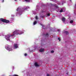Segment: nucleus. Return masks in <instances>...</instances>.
Returning <instances> with one entry per match:
<instances>
[{"label":"nucleus","instance_id":"1","mask_svg":"<svg viewBox=\"0 0 76 76\" xmlns=\"http://www.w3.org/2000/svg\"><path fill=\"white\" fill-rule=\"evenodd\" d=\"M13 33V34L11 35H8L5 36V38L7 40H9L10 41V37H13V36H15V35H21V34L23 33V32L20 31L19 30H15Z\"/></svg>","mask_w":76,"mask_h":76},{"label":"nucleus","instance_id":"2","mask_svg":"<svg viewBox=\"0 0 76 76\" xmlns=\"http://www.w3.org/2000/svg\"><path fill=\"white\" fill-rule=\"evenodd\" d=\"M12 46L8 45L7 47H6V49L10 51H12L13 50V49L12 48Z\"/></svg>","mask_w":76,"mask_h":76},{"label":"nucleus","instance_id":"3","mask_svg":"<svg viewBox=\"0 0 76 76\" xmlns=\"http://www.w3.org/2000/svg\"><path fill=\"white\" fill-rule=\"evenodd\" d=\"M0 20L1 21L3 22H4V23H9V20L4 19L3 18H1L0 19Z\"/></svg>","mask_w":76,"mask_h":76},{"label":"nucleus","instance_id":"4","mask_svg":"<svg viewBox=\"0 0 76 76\" xmlns=\"http://www.w3.org/2000/svg\"><path fill=\"white\" fill-rule=\"evenodd\" d=\"M14 47H15V48H18V44H14Z\"/></svg>","mask_w":76,"mask_h":76},{"label":"nucleus","instance_id":"5","mask_svg":"<svg viewBox=\"0 0 76 76\" xmlns=\"http://www.w3.org/2000/svg\"><path fill=\"white\" fill-rule=\"evenodd\" d=\"M62 21L64 22H65V21L66 20V18H65L62 17Z\"/></svg>","mask_w":76,"mask_h":76},{"label":"nucleus","instance_id":"6","mask_svg":"<svg viewBox=\"0 0 76 76\" xmlns=\"http://www.w3.org/2000/svg\"><path fill=\"white\" fill-rule=\"evenodd\" d=\"M40 52H43V51H44V49H40L39 50Z\"/></svg>","mask_w":76,"mask_h":76},{"label":"nucleus","instance_id":"7","mask_svg":"<svg viewBox=\"0 0 76 76\" xmlns=\"http://www.w3.org/2000/svg\"><path fill=\"white\" fill-rule=\"evenodd\" d=\"M34 65L36 67H38V66H39V65L38 64V63L36 62L35 63Z\"/></svg>","mask_w":76,"mask_h":76},{"label":"nucleus","instance_id":"8","mask_svg":"<svg viewBox=\"0 0 76 76\" xmlns=\"http://www.w3.org/2000/svg\"><path fill=\"white\" fill-rule=\"evenodd\" d=\"M64 33H65L66 35H68L69 34V32L67 31H65Z\"/></svg>","mask_w":76,"mask_h":76},{"label":"nucleus","instance_id":"9","mask_svg":"<svg viewBox=\"0 0 76 76\" xmlns=\"http://www.w3.org/2000/svg\"><path fill=\"white\" fill-rule=\"evenodd\" d=\"M45 37H48L49 35H48V34L47 33L45 35Z\"/></svg>","mask_w":76,"mask_h":76},{"label":"nucleus","instance_id":"10","mask_svg":"<svg viewBox=\"0 0 76 76\" xmlns=\"http://www.w3.org/2000/svg\"><path fill=\"white\" fill-rule=\"evenodd\" d=\"M62 12H63V10L62 9L60 11V13H62Z\"/></svg>","mask_w":76,"mask_h":76},{"label":"nucleus","instance_id":"11","mask_svg":"<svg viewBox=\"0 0 76 76\" xmlns=\"http://www.w3.org/2000/svg\"><path fill=\"white\" fill-rule=\"evenodd\" d=\"M25 1L27 2H29L30 1V0H25Z\"/></svg>","mask_w":76,"mask_h":76},{"label":"nucleus","instance_id":"12","mask_svg":"<svg viewBox=\"0 0 76 76\" xmlns=\"http://www.w3.org/2000/svg\"><path fill=\"white\" fill-rule=\"evenodd\" d=\"M37 23V21H35L34 22L33 24H34V25H35V24H36V23Z\"/></svg>","mask_w":76,"mask_h":76},{"label":"nucleus","instance_id":"13","mask_svg":"<svg viewBox=\"0 0 76 76\" xmlns=\"http://www.w3.org/2000/svg\"><path fill=\"white\" fill-rule=\"evenodd\" d=\"M73 22V20H71L70 21V23H72Z\"/></svg>","mask_w":76,"mask_h":76},{"label":"nucleus","instance_id":"14","mask_svg":"<svg viewBox=\"0 0 76 76\" xmlns=\"http://www.w3.org/2000/svg\"><path fill=\"white\" fill-rule=\"evenodd\" d=\"M47 16H50V13L48 14H47Z\"/></svg>","mask_w":76,"mask_h":76},{"label":"nucleus","instance_id":"15","mask_svg":"<svg viewBox=\"0 0 76 76\" xmlns=\"http://www.w3.org/2000/svg\"><path fill=\"white\" fill-rule=\"evenodd\" d=\"M41 25H42V26L43 29H45V28H44V26H45L44 25H42V24H41Z\"/></svg>","mask_w":76,"mask_h":76},{"label":"nucleus","instance_id":"16","mask_svg":"<svg viewBox=\"0 0 76 76\" xmlns=\"http://www.w3.org/2000/svg\"><path fill=\"white\" fill-rule=\"evenodd\" d=\"M58 40H59V41H61V39H60V37L58 38Z\"/></svg>","mask_w":76,"mask_h":76},{"label":"nucleus","instance_id":"17","mask_svg":"<svg viewBox=\"0 0 76 76\" xmlns=\"http://www.w3.org/2000/svg\"><path fill=\"white\" fill-rule=\"evenodd\" d=\"M54 5L55 6V7H58V6H57V5L55 4Z\"/></svg>","mask_w":76,"mask_h":76},{"label":"nucleus","instance_id":"18","mask_svg":"<svg viewBox=\"0 0 76 76\" xmlns=\"http://www.w3.org/2000/svg\"><path fill=\"white\" fill-rule=\"evenodd\" d=\"M13 76H18V75H16V74H14L13 75Z\"/></svg>","mask_w":76,"mask_h":76},{"label":"nucleus","instance_id":"19","mask_svg":"<svg viewBox=\"0 0 76 76\" xmlns=\"http://www.w3.org/2000/svg\"><path fill=\"white\" fill-rule=\"evenodd\" d=\"M36 19H38V16H36Z\"/></svg>","mask_w":76,"mask_h":76},{"label":"nucleus","instance_id":"20","mask_svg":"<svg viewBox=\"0 0 76 76\" xmlns=\"http://www.w3.org/2000/svg\"><path fill=\"white\" fill-rule=\"evenodd\" d=\"M54 50H52L51 51V53H54Z\"/></svg>","mask_w":76,"mask_h":76},{"label":"nucleus","instance_id":"21","mask_svg":"<svg viewBox=\"0 0 76 76\" xmlns=\"http://www.w3.org/2000/svg\"><path fill=\"white\" fill-rule=\"evenodd\" d=\"M25 56H27V54L26 53H25L24 55Z\"/></svg>","mask_w":76,"mask_h":76},{"label":"nucleus","instance_id":"22","mask_svg":"<svg viewBox=\"0 0 76 76\" xmlns=\"http://www.w3.org/2000/svg\"><path fill=\"white\" fill-rule=\"evenodd\" d=\"M19 8H18L17 9V11H19Z\"/></svg>","mask_w":76,"mask_h":76},{"label":"nucleus","instance_id":"23","mask_svg":"<svg viewBox=\"0 0 76 76\" xmlns=\"http://www.w3.org/2000/svg\"><path fill=\"white\" fill-rule=\"evenodd\" d=\"M60 30H59V29L58 30V32H60Z\"/></svg>","mask_w":76,"mask_h":76},{"label":"nucleus","instance_id":"24","mask_svg":"<svg viewBox=\"0 0 76 76\" xmlns=\"http://www.w3.org/2000/svg\"><path fill=\"white\" fill-rule=\"evenodd\" d=\"M42 18H44V16H42Z\"/></svg>","mask_w":76,"mask_h":76},{"label":"nucleus","instance_id":"25","mask_svg":"<svg viewBox=\"0 0 76 76\" xmlns=\"http://www.w3.org/2000/svg\"><path fill=\"white\" fill-rule=\"evenodd\" d=\"M68 73H69V72H67V73H66V74L68 75Z\"/></svg>","mask_w":76,"mask_h":76},{"label":"nucleus","instance_id":"26","mask_svg":"<svg viewBox=\"0 0 76 76\" xmlns=\"http://www.w3.org/2000/svg\"><path fill=\"white\" fill-rule=\"evenodd\" d=\"M4 0H3V2H4Z\"/></svg>","mask_w":76,"mask_h":76},{"label":"nucleus","instance_id":"27","mask_svg":"<svg viewBox=\"0 0 76 76\" xmlns=\"http://www.w3.org/2000/svg\"><path fill=\"white\" fill-rule=\"evenodd\" d=\"M16 0H15V1H16Z\"/></svg>","mask_w":76,"mask_h":76}]
</instances>
